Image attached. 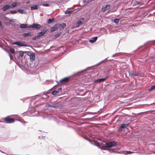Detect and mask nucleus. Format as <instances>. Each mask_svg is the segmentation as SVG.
Masks as SVG:
<instances>
[{"label":"nucleus","mask_w":155,"mask_h":155,"mask_svg":"<svg viewBox=\"0 0 155 155\" xmlns=\"http://www.w3.org/2000/svg\"><path fill=\"white\" fill-rule=\"evenodd\" d=\"M119 20L118 18H115L114 19L113 21L116 24H118Z\"/></svg>","instance_id":"obj_35"},{"label":"nucleus","mask_w":155,"mask_h":155,"mask_svg":"<svg viewBox=\"0 0 155 155\" xmlns=\"http://www.w3.org/2000/svg\"><path fill=\"white\" fill-rule=\"evenodd\" d=\"M16 120L18 121L19 122H21V121L20 120L16 119Z\"/></svg>","instance_id":"obj_54"},{"label":"nucleus","mask_w":155,"mask_h":155,"mask_svg":"<svg viewBox=\"0 0 155 155\" xmlns=\"http://www.w3.org/2000/svg\"><path fill=\"white\" fill-rule=\"evenodd\" d=\"M74 10H65V14H70L73 12Z\"/></svg>","instance_id":"obj_39"},{"label":"nucleus","mask_w":155,"mask_h":155,"mask_svg":"<svg viewBox=\"0 0 155 155\" xmlns=\"http://www.w3.org/2000/svg\"><path fill=\"white\" fill-rule=\"evenodd\" d=\"M129 75L134 76H137L139 75V74L138 73H134L133 72V73H129Z\"/></svg>","instance_id":"obj_32"},{"label":"nucleus","mask_w":155,"mask_h":155,"mask_svg":"<svg viewBox=\"0 0 155 155\" xmlns=\"http://www.w3.org/2000/svg\"><path fill=\"white\" fill-rule=\"evenodd\" d=\"M142 14L140 16L142 18H143L147 15V12H145L144 10H142Z\"/></svg>","instance_id":"obj_27"},{"label":"nucleus","mask_w":155,"mask_h":155,"mask_svg":"<svg viewBox=\"0 0 155 155\" xmlns=\"http://www.w3.org/2000/svg\"><path fill=\"white\" fill-rule=\"evenodd\" d=\"M151 15H152V14H149V15L148 16Z\"/></svg>","instance_id":"obj_63"},{"label":"nucleus","mask_w":155,"mask_h":155,"mask_svg":"<svg viewBox=\"0 0 155 155\" xmlns=\"http://www.w3.org/2000/svg\"><path fill=\"white\" fill-rule=\"evenodd\" d=\"M110 5H106L104 8V10H108L110 8Z\"/></svg>","instance_id":"obj_38"},{"label":"nucleus","mask_w":155,"mask_h":155,"mask_svg":"<svg viewBox=\"0 0 155 155\" xmlns=\"http://www.w3.org/2000/svg\"><path fill=\"white\" fill-rule=\"evenodd\" d=\"M0 27L1 28H3V26L2 23L0 20Z\"/></svg>","instance_id":"obj_51"},{"label":"nucleus","mask_w":155,"mask_h":155,"mask_svg":"<svg viewBox=\"0 0 155 155\" xmlns=\"http://www.w3.org/2000/svg\"><path fill=\"white\" fill-rule=\"evenodd\" d=\"M134 152H132L130 151H126L124 152V153H123L125 155L130 154H132L133 153H134Z\"/></svg>","instance_id":"obj_24"},{"label":"nucleus","mask_w":155,"mask_h":155,"mask_svg":"<svg viewBox=\"0 0 155 155\" xmlns=\"http://www.w3.org/2000/svg\"><path fill=\"white\" fill-rule=\"evenodd\" d=\"M62 90V88L61 87H60L58 88L57 91H58V92H59V91H61Z\"/></svg>","instance_id":"obj_50"},{"label":"nucleus","mask_w":155,"mask_h":155,"mask_svg":"<svg viewBox=\"0 0 155 155\" xmlns=\"http://www.w3.org/2000/svg\"><path fill=\"white\" fill-rule=\"evenodd\" d=\"M154 8L155 9V5L153 6Z\"/></svg>","instance_id":"obj_64"},{"label":"nucleus","mask_w":155,"mask_h":155,"mask_svg":"<svg viewBox=\"0 0 155 155\" xmlns=\"http://www.w3.org/2000/svg\"><path fill=\"white\" fill-rule=\"evenodd\" d=\"M58 29H59L60 31H63V30L66 27V24L65 23H62L60 24L58 23Z\"/></svg>","instance_id":"obj_14"},{"label":"nucleus","mask_w":155,"mask_h":155,"mask_svg":"<svg viewBox=\"0 0 155 155\" xmlns=\"http://www.w3.org/2000/svg\"><path fill=\"white\" fill-rule=\"evenodd\" d=\"M58 23L54 25L53 27H52L50 28V31L51 32H53V31H54L57 30H58Z\"/></svg>","instance_id":"obj_18"},{"label":"nucleus","mask_w":155,"mask_h":155,"mask_svg":"<svg viewBox=\"0 0 155 155\" xmlns=\"http://www.w3.org/2000/svg\"><path fill=\"white\" fill-rule=\"evenodd\" d=\"M9 54V56L10 59L13 60V56L12 54H10L9 53V54Z\"/></svg>","instance_id":"obj_48"},{"label":"nucleus","mask_w":155,"mask_h":155,"mask_svg":"<svg viewBox=\"0 0 155 155\" xmlns=\"http://www.w3.org/2000/svg\"><path fill=\"white\" fill-rule=\"evenodd\" d=\"M71 77V76L66 77L60 80L59 81H57L56 82L58 83H60L62 85H64L69 82Z\"/></svg>","instance_id":"obj_8"},{"label":"nucleus","mask_w":155,"mask_h":155,"mask_svg":"<svg viewBox=\"0 0 155 155\" xmlns=\"http://www.w3.org/2000/svg\"><path fill=\"white\" fill-rule=\"evenodd\" d=\"M31 97H27L23 98V99H21L20 100L21 101H22L23 102H24L26 100H27L29 99Z\"/></svg>","instance_id":"obj_45"},{"label":"nucleus","mask_w":155,"mask_h":155,"mask_svg":"<svg viewBox=\"0 0 155 155\" xmlns=\"http://www.w3.org/2000/svg\"><path fill=\"white\" fill-rule=\"evenodd\" d=\"M0 151L2 153H5L3 152V151H2L1 150H0Z\"/></svg>","instance_id":"obj_59"},{"label":"nucleus","mask_w":155,"mask_h":155,"mask_svg":"<svg viewBox=\"0 0 155 155\" xmlns=\"http://www.w3.org/2000/svg\"><path fill=\"white\" fill-rule=\"evenodd\" d=\"M116 10H112V11H111V12H115V11H116Z\"/></svg>","instance_id":"obj_60"},{"label":"nucleus","mask_w":155,"mask_h":155,"mask_svg":"<svg viewBox=\"0 0 155 155\" xmlns=\"http://www.w3.org/2000/svg\"><path fill=\"white\" fill-rule=\"evenodd\" d=\"M45 116L48 118H51L53 117V115L51 114L48 113L45 114Z\"/></svg>","instance_id":"obj_31"},{"label":"nucleus","mask_w":155,"mask_h":155,"mask_svg":"<svg viewBox=\"0 0 155 155\" xmlns=\"http://www.w3.org/2000/svg\"><path fill=\"white\" fill-rule=\"evenodd\" d=\"M61 34L62 32L61 31H60L58 32L57 34L54 35V39H55L59 37Z\"/></svg>","instance_id":"obj_23"},{"label":"nucleus","mask_w":155,"mask_h":155,"mask_svg":"<svg viewBox=\"0 0 155 155\" xmlns=\"http://www.w3.org/2000/svg\"><path fill=\"white\" fill-rule=\"evenodd\" d=\"M27 55L29 57L31 62H33L35 59V54L34 53L28 51Z\"/></svg>","instance_id":"obj_12"},{"label":"nucleus","mask_w":155,"mask_h":155,"mask_svg":"<svg viewBox=\"0 0 155 155\" xmlns=\"http://www.w3.org/2000/svg\"><path fill=\"white\" fill-rule=\"evenodd\" d=\"M63 104L61 102H58L53 103V107L54 108H58L61 109L63 107Z\"/></svg>","instance_id":"obj_10"},{"label":"nucleus","mask_w":155,"mask_h":155,"mask_svg":"<svg viewBox=\"0 0 155 155\" xmlns=\"http://www.w3.org/2000/svg\"><path fill=\"white\" fill-rule=\"evenodd\" d=\"M39 38L40 37H39V36L37 34V35H36L35 36V37H33L32 38V40H33L36 41V40L37 39H39Z\"/></svg>","instance_id":"obj_36"},{"label":"nucleus","mask_w":155,"mask_h":155,"mask_svg":"<svg viewBox=\"0 0 155 155\" xmlns=\"http://www.w3.org/2000/svg\"><path fill=\"white\" fill-rule=\"evenodd\" d=\"M87 134L90 137L92 138L94 137V133L93 132H92L91 131L89 130L87 132Z\"/></svg>","instance_id":"obj_20"},{"label":"nucleus","mask_w":155,"mask_h":155,"mask_svg":"<svg viewBox=\"0 0 155 155\" xmlns=\"http://www.w3.org/2000/svg\"><path fill=\"white\" fill-rule=\"evenodd\" d=\"M31 9H36L39 8V6L38 5H35L31 7Z\"/></svg>","instance_id":"obj_37"},{"label":"nucleus","mask_w":155,"mask_h":155,"mask_svg":"<svg viewBox=\"0 0 155 155\" xmlns=\"http://www.w3.org/2000/svg\"><path fill=\"white\" fill-rule=\"evenodd\" d=\"M85 93H84L82 95H81L83 96H84L85 95Z\"/></svg>","instance_id":"obj_58"},{"label":"nucleus","mask_w":155,"mask_h":155,"mask_svg":"<svg viewBox=\"0 0 155 155\" xmlns=\"http://www.w3.org/2000/svg\"><path fill=\"white\" fill-rule=\"evenodd\" d=\"M101 144L103 146V148H101V150H108L111 153L115 152V151H114L113 149H109L108 148L115 146L117 145V143L114 141H103L101 142Z\"/></svg>","instance_id":"obj_1"},{"label":"nucleus","mask_w":155,"mask_h":155,"mask_svg":"<svg viewBox=\"0 0 155 155\" xmlns=\"http://www.w3.org/2000/svg\"><path fill=\"white\" fill-rule=\"evenodd\" d=\"M17 11H18V12H19L21 14H26L27 13V12L25 10H17Z\"/></svg>","instance_id":"obj_40"},{"label":"nucleus","mask_w":155,"mask_h":155,"mask_svg":"<svg viewBox=\"0 0 155 155\" xmlns=\"http://www.w3.org/2000/svg\"><path fill=\"white\" fill-rule=\"evenodd\" d=\"M48 29L46 28H44L43 29L41 30V31L37 33V34L39 37L43 36H44L45 34L47 32Z\"/></svg>","instance_id":"obj_11"},{"label":"nucleus","mask_w":155,"mask_h":155,"mask_svg":"<svg viewBox=\"0 0 155 155\" xmlns=\"http://www.w3.org/2000/svg\"><path fill=\"white\" fill-rule=\"evenodd\" d=\"M42 5L44 6L48 7L49 6V5L48 3H43L42 4Z\"/></svg>","instance_id":"obj_47"},{"label":"nucleus","mask_w":155,"mask_h":155,"mask_svg":"<svg viewBox=\"0 0 155 155\" xmlns=\"http://www.w3.org/2000/svg\"><path fill=\"white\" fill-rule=\"evenodd\" d=\"M33 35V33L31 32L24 33L21 34V36L24 38H27L28 37H31Z\"/></svg>","instance_id":"obj_16"},{"label":"nucleus","mask_w":155,"mask_h":155,"mask_svg":"<svg viewBox=\"0 0 155 155\" xmlns=\"http://www.w3.org/2000/svg\"><path fill=\"white\" fill-rule=\"evenodd\" d=\"M107 58H106L104 60L101 61L100 62H99V63H98L97 64H95V65L92 66H91L90 67H87L85 70H83V71H81L80 72H78L77 73H76L75 74H74L73 75V76H74L76 77V76H77L79 75V74L80 72H83L86 71H87L89 70V68H91L93 66H95L98 65L99 64H100L101 63H103L105 61L107 60Z\"/></svg>","instance_id":"obj_7"},{"label":"nucleus","mask_w":155,"mask_h":155,"mask_svg":"<svg viewBox=\"0 0 155 155\" xmlns=\"http://www.w3.org/2000/svg\"><path fill=\"white\" fill-rule=\"evenodd\" d=\"M46 106L48 108L49 107H53V103H51L50 104H47Z\"/></svg>","instance_id":"obj_34"},{"label":"nucleus","mask_w":155,"mask_h":155,"mask_svg":"<svg viewBox=\"0 0 155 155\" xmlns=\"http://www.w3.org/2000/svg\"><path fill=\"white\" fill-rule=\"evenodd\" d=\"M10 52L11 53L14 54L15 53V50L14 48H11L10 49Z\"/></svg>","instance_id":"obj_42"},{"label":"nucleus","mask_w":155,"mask_h":155,"mask_svg":"<svg viewBox=\"0 0 155 155\" xmlns=\"http://www.w3.org/2000/svg\"><path fill=\"white\" fill-rule=\"evenodd\" d=\"M107 58H106L104 60L101 61L100 62H99V63H98L97 64H95V65L92 66H91L90 67H87L85 70H83V71H81L80 72H78L77 73H76L75 74H74L73 75V76H74L76 77V76H77L79 75V74L80 72H83L86 71H87L89 70V68H91L93 66H95L98 65L99 64H100L101 63H103L105 61L107 60Z\"/></svg>","instance_id":"obj_6"},{"label":"nucleus","mask_w":155,"mask_h":155,"mask_svg":"<svg viewBox=\"0 0 155 155\" xmlns=\"http://www.w3.org/2000/svg\"><path fill=\"white\" fill-rule=\"evenodd\" d=\"M6 10H2V12L1 13L2 15H5L6 14H7L9 13H11L12 14H14L16 13L18 11L17 10H10V11L8 12H5V11Z\"/></svg>","instance_id":"obj_15"},{"label":"nucleus","mask_w":155,"mask_h":155,"mask_svg":"<svg viewBox=\"0 0 155 155\" xmlns=\"http://www.w3.org/2000/svg\"><path fill=\"white\" fill-rule=\"evenodd\" d=\"M53 87H52V88L48 90V91H47V92H46V94H49L50 93V92L51 91V89H52V88Z\"/></svg>","instance_id":"obj_49"},{"label":"nucleus","mask_w":155,"mask_h":155,"mask_svg":"<svg viewBox=\"0 0 155 155\" xmlns=\"http://www.w3.org/2000/svg\"><path fill=\"white\" fill-rule=\"evenodd\" d=\"M1 119L3 120H5L6 123L7 124L13 123L15 121V120L14 118H11L9 116H8L4 118H2Z\"/></svg>","instance_id":"obj_9"},{"label":"nucleus","mask_w":155,"mask_h":155,"mask_svg":"<svg viewBox=\"0 0 155 155\" xmlns=\"http://www.w3.org/2000/svg\"><path fill=\"white\" fill-rule=\"evenodd\" d=\"M18 3L14 2L12 5H10L11 8H13L14 7L17 6Z\"/></svg>","instance_id":"obj_28"},{"label":"nucleus","mask_w":155,"mask_h":155,"mask_svg":"<svg viewBox=\"0 0 155 155\" xmlns=\"http://www.w3.org/2000/svg\"><path fill=\"white\" fill-rule=\"evenodd\" d=\"M2 40L4 43H5V41L4 39H2Z\"/></svg>","instance_id":"obj_56"},{"label":"nucleus","mask_w":155,"mask_h":155,"mask_svg":"<svg viewBox=\"0 0 155 155\" xmlns=\"http://www.w3.org/2000/svg\"><path fill=\"white\" fill-rule=\"evenodd\" d=\"M10 44L12 45H16L19 47H29L28 45L27 44H25V41H15L14 42L11 43Z\"/></svg>","instance_id":"obj_5"},{"label":"nucleus","mask_w":155,"mask_h":155,"mask_svg":"<svg viewBox=\"0 0 155 155\" xmlns=\"http://www.w3.org/2000/svg\"><path fill=\"white\" fill-rule=\"evenodd\" d=\"M58 93V92L57 90H54L52 92L51 94L55 96H56Z\"/></svg>","instance_id":"obj_29"},{"label":"nucleus","mask_w":155,"mask_h":155,"mask_svg":"<svg viewBox=\"0 0 155 155\" xmlns=\"http://www.w3.org/2000/svg\"><path fill=\"white\" fill-rule=\"evenodd\" d=\"M126 124H122L121 125L120 127H119L118 130L120 131H122L123 130V129H124L125 128H126L127 127L126 126Z\"/></svg>","instance_id":"obj_21"},{"label":"nucleus","mask_w":155,"mask_h":155,"mask_svg":"<svg viewBox=\"0 0 155 155\" xmlns=\"http://www.w3.org/2000/svg\"><path fill=\"white\" fill-rule=\"evenodd\" d=\"M41 25L39 24L34 23L29 25L27 24H20L19 27L21 29L28 28V30H32L31 29V28L35 29L36 30H39L41 28Z\"/></svg>","instance_id":"obj_2"},{"label":"nucleus","mask_w":155,"mask_h":155,"mask_svg":"<svg viewBox=\"0 0 155 155\" xmlns=\"http://www.w3.org/2000/svg\"><path fill=\"white\" fill-rule=\"evenodd\" d=\"M54 18H49L48 20L47 23L48 24H50L53 22H54Z\"/></svg>","instance_id":"obj_25"},{"label":"nucleus","mask_w":155,"mask_h":155,"mask_svg":"<svg viewBox=\"0 0 155 155\" xmlns=\"http://www.w3.org/2000/svg\"><path fill=\"white\" fill-rule=\"evenodd\" d=\"M131 26H132V27H133V26L134 27V25L133 24Z\"/></svg>","instance_id":"obj_62"},{"label":"nucleus","mask_w":155,"mask_h":155,"mask_svg":"<svg viewBox=\"0 0 155 155\" xmlns=\"http://www.w3.org/2000/svg\"><path fill=\"white\" fill-rule=\"evenodd\" d=\"M148 91H155V85H152L148 89Z\"/></svg>","instance_id":"obj_26"},{"label":"nucleus","mask_w":155,"mask_h":155,"mask_svg":"<svg viewBox=\"0 0 155 155\" xmlns=\"http://www.w3.org/2000/svg\"><path fill=\"white\" fill-rule=\"evenodd\" d=\"M130 124V123H128V124H126V125H126V127L128 126Z\"/></svg>","instance_id":"obj_52"},{"label":"nucleus","mask_w":155,"mask_h":155,"mask_svg":"<svg viewBox=\"0 0 155 155\" xmlns=\"http://www.w3.org/2000/svg\"><path fill=\"white\" fill-rule=\"evenodd\" d=\"M107 78V77L106 76L104 78H102L97 79H94L93 82L95 83H100L101 82H103L105 81Z\"/></svg>","instance_id":"obj_13"},{"label":"nucleus","mask_w":155,"mask_h":155,"mask_svg":"<svg viewBox=\"0 0 155 155\" xmlns=\"http://www.w3.org/2000/svg\"><path fill=\"white\" fill-rule=\"evenodd\" d=\"M84 21V18L83 17L80 18L76 22V23L78 24V26L81 25Z\"/></svg>","instance_id":"obj_17"},{"label":"nucleus","mask_w":155,"mask_h":155,"mask_svg":"<svg viewBox=\"0 0 155 155\" xmlns=\"http://www.w3.org/2000/svg\"><path fill=\"white\" fill-rule=\"evenodd\" d=\"M131 11H127V12H126L124 13V15L123 16L124 18H127L128 15L131 14Z\"/></svg>","instance_id":"obj_22"},{"label":"nucleus","mask_w":155,"mask_h":155,"mask_svg":"<svg viewBox=\"0 0 155 155\" xmlns=\"http://www.w3.org/2000/svg\"><path fill=\"white\" fill-rule=\"evenodd\" d=\"M124 54V53H121L120 52L116 53L113 54V55H112V57H114L115 56H117L118 55H119V54Z\"/></svg>","instance_id":"obj_44"},{"label":"nucleus","mask_w":155,"mask_h":155,"mask_svg":"<svg viewBox=\"0 0 155 155\" xmlns=\"http://www.w3.org/2000/svg\"><path fill=\"white\" fill-rule=\"evenodd\" d=\"M146 43H145V44H144V45H142V46H140L139 47V48H137V49L136 50L134 51H133V52H134V53L135 52L137 51V50H138V49H140L141 48H143V47L144 46H145V45H146Z\"/></svg>","instance_id":"obj_41"},{"label":"nucleus","mask_w":155,"mask_h":155,"mask_svg":"<svg viewBox=\"0 0 155 155\" xmlns=\"http://www.w3.org/2000/svg\"><path fill=\"white\" fill-rule=\"evenodd\" d=\"M27 52H28V51H18L17 53L19 54L18 55H17L18 58L19 59L20 57L22 58L24 56L25 53H26L27 54ZM18 59L19 61H18V63H17V64L18 65L20 68H21V66L23 67L25 64L23 63V61L22 59H21L20 60L19 59Z\"/></svg>","instance_id":"obj_3"},{"label":"nucleus","mask_w":155,"mask_h":155,"mask_svg":"<svg viewBox=\"0 0 155 155\" xmlns=\"http://www.w3.org/2000/svg\"><path fill=\"white\" fill-rule=\"evenodd\" d=\"M15 21V19H10L9 20V24L10 25H12V24L11 23V22L14 23Z\"/></svg>","instance_id":"obj_46"},{"label":"nucleus","mask_w":155,"mask_h":155,"mask_svg":"<svg viewBox=\"0 0 155 155\" xmlns=\"http://www.w3.org/2000/svg\"><path fill=\"white\" fill-rule=\"evenodd\" d=\"M0 48H2L3 50L5 51L8 54H9V51L8 50L4 48L2 46H1L0 45Z\"/></svg>","instance_id":"obj_33"},{"label":"nucleus","mask_w":155,"mask_h":155,"mask_svg":"<svg viewBox=\"0 0 155 155\" xmlns=\"http://www.w3.org/2000/svg\"><path fill=\"white\" fill-rule=\"evenodd\" d=\"M153 14L154 15H155V12H153Z\"/></svg>","instance_id":"obj_61"},{"label":"nucleus","mask_w":155,"mask_h":155,"mask_svg":"<svg viewBox=\"0 0 155 155\" xmlns=\"http://www.w3.org/2000/svg\"><path fill=\"white\" fill-rule=\"evenodd\" d=\"M9 8H11L10 5H6L3 7V10H7Z\"/></svg>","instance_id":"obj_30"},{"label":"nucleus","mask_w":155,"mask_h":155,"mask_svg":"<svg viewBox=\"0 0 155 155\" xmlns=\"http://www.w3.org/2000/svg\"><path fill=\"white\" fill-rule=\"evenodd\" d=\"M116 152L118 153H120V152H119V151H117Z\"/></svg>","instance_id":"obj_55"},{"label":"nucleus","mask_w":155,"mask_h":155,"mask_svg":"<svg viewBox=\"0 0 155 155\" xmlns=\"http://www.w3.org/2000/svg\"><path fill=\"white\" fill-rule=\"evenodd\" d=\"M45 94H46V92H43L42 93H41V94H39V95H35V97H36V96H41V95H45Z\"/></svg>","instance_id":"obj_43"},{"label":"nucleus","mask_w":155,"mask_h":155,"mask_svg":"<svg viewBox=\"0 0 155 155\" xmlns=\"http://www.w3.org/2000/svg\"><path fill=\"white\" fill-rule=\"evenodd\" d=\"M153 61L155 62V57L153 59Z\"/></svg>","instance_id":"obj_53"},{"label":"nucleus","mask_w":155,"mask_h":155,"mask_svg":"<svg viewBox=\"0 0 155 155\" xmlns=\"http://www.w3.org/2000/svg\"><path fill=\"white\" fill-rule=\"evenodd\" d=\"M103 12H104L106 10H102Z\"/></svg>","instance_id":"obj_57"},{"label":"nucleus","mask_w":155,"mask_h":155,"mask_svg":"<svg viewBox=\"0 0 155 155\" xmlns=\"http://www.w3.org/2000/svg\"><path fill=\"white\" fill-rule=\"evenodd\" d=\"M81 136L83 137L84 139H86V140L89 141L91 143L95 146H97L100 149H101V148H103V146H102L101 144V142L100 143V144H99L97 142L95 141L90 140H88L87 138H86L83 135H81Z\"/></svg>","instance_id":"obj_4"},{"label":"nucleus","mask_w":155,"mask_h":155,"mask_svg":"<svg viewBox=\"0 0 155 155\" xmlns=\"http://www.w3.org/2000/svg\"><path fill=\"white\" fill-rule=\"evenodd\" d=\"M98 37L97 36L94 37L90 39L89 40V41L91 43H93L95 42L97 40Z\"/></svg>","instance_id":"obj_19"}]
</instances>
